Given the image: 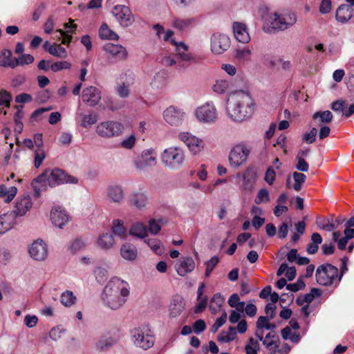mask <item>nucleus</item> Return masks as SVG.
Returning a JSON list of instances; mask_svg holds the SVG:
<instances>
[{
	"label": "nucleus",
	"instance_id": "423d86ee",
	"mask_svg": "<svg viewBox=\"0 0 354 354\" xmlns=\"http://www.w3.org/2000/svg\"><path fill=\"white\" fill-rule=\"evenodd\" d=\"M250 153V149L245 142L234 145L228 155L230 167L237 169L245 165L248 161Z\"/></svg>",
	"mask_w": 354,
	"mask_h": 354
},
{
	"label": "nucleus",
	"instance_id": "338daca9",
	"mask_svg": "<svg viewBox=\"0 0 354 354\" xmlns=\"http://www.w3.org/2000/svg\"><path fill=\"white\" fill-rule=\"evenodd\" d=\"M330 108L335 112L341 111L343 113L345 108H346V102L342 100H336L331 104Z\"/></svg>",
	"mask_w": 354,
	"mask_h": 354
},
{
	"label": "nucleus",
	"instance_id": "58836bf2",
	"mask_svg": "<svg viewBox=\"0 0 354 354\" xmlns=\"http://www.w3.org/2000/svg\"><path fill=\"white\" fill-rule=\"evenodd\" d=\"M167 75L165 72H158L154 76L151 82L153 88L162 89L167 85Z\"/></svg>",
	"mask_w": 354,
	"mask_h": 354
},
{
	"label": "nucleus",
	"instance_id": "393cba45",
	"mask_svg": "<svg viewBox=\"0 0 354 354\" xmlns=\"http://www.w3.org/2000/svg\"><path fill=\"white\" fill-rule=\"evenodd\" d=\"M117 343L113 336H102L95 343V348L97 352L105 353L109 351Z\"/></svg>",
	"mask_w": 354,
	"mask_h": 354
},
{
	"label": "nucleus",
	"instance_id": "5701e85b",
	"mask_svg": "<svg viewBox=\"0 0 354 354\" xmlns=\"http://www.w3.org/2000/svg\"><path fill=\"white\" fill-rule=\"evenodd\" d=\"M32 206L31 198L28 196H24L17 201L12 213L15 216H22L31 209Z\"/></svg>",
	"mask_w": 354,
	"mask_h": 354
},
{
	"label": "nucleus",
	"instance_id": "e2e57ef3",
	"mask_svg": "<svg viewBox=\"0 0 354 354\" xmlns=\"http://www.w3.org/2000/svg\"><path fill=\"white\" fill-rule=\"evenodd\" d=\"M95 278L100 283L104 282L108 277V272L106 269L102 267H97L94 271Z\"/></svg>",
	"mask_w": 354,
	"mask_h": 354
},
{
	"label": "nucleus",
	"instance_id": "2f4dec72",
	"mask_svg": "<svg viewBox=\"0 0 354 354\" xmlns=\"http://www.w3.org/2000/svg\"><path fill=\"white\" fill-rule=\"evenodd\" d=\"M115 244V239L110 232L100 234L97 240V245L102 250H109Z\"/></svg>",
	"mask_w": 354,
	"mask_h": 354
},
{
	"label": "nucleus",
	"instance_id": "7c9ffc66",
	"mask_svg": "<svg viewBox=\"0 0 354 354\" xmlns=\"http://www.w3.org/2000/svg\"><path fill=\"white\" fill-rule=\"evenodd\" d=\"M41 177V174L35 178L31 183L32 187L35 192V196L36 197H39L41 193L47 189L48 184V180L45 178V176Z\"/></svg>",
	"mask_w": 354,
	"mask_h": 354
},
{
	"label": "nucleus",
	"instance_id": "de8ad7c7",
	"mask_svg": "<svg viewBox=\"0 0 354 354\" xmlns=\"http://www.w3.org/2000/svg\"><path fill=\"white\" fill-rule=\"evenodd\" d=\"M76 297L71 291L66 290L64 292L60 298L61 303L66 307L71 306L75 302Z\"/></svg>",
	"mask_w": 354,
	"mask_h": 354
},
{
	"label": "nucleus",
	"instance_id": "864d4df0",
	"mask_svg": "<svg viewBox=\"0 0 354 354\" xmlns=\"http://www.w3.org/2000/svg\"><path fill=\"white\" fill-rule=\"evenodd\" d=\"M246 354H257L259 350V340L250 337L245 346Z\"/></svg>",
	"mask_w": 354,
	"mask_h": 354
},
{
	"label": "nucleus",
	"instance_id": "6e6d98bb",
	"mask_svg": "<svg viewBox=\"0 0 354 354\" xmlns=\"http://www.w3.org/2000/svg\"><path fill=\"white\" fill-rule=\"evenodd\" d=\"M252 55V51L248 47H243L238 48L236 50L235 57L241 61H249L250 59V56Z\"/></svg>",
	"mask_w": 354,
	"mask_h": 354
},
{
	"label": "nucleus",
	"instance_id": "13d9d810",
	"mask_svg": "<svg viewBox=\"0 0 354 354\" xmlns=\"http://www.w3.org/2000/svg\"><path fill=\"white\" fill-rule=\"evenodd\" d=\"M46 158V153L43 148L37 149L34 153V166L39 168Z\"/></svg>",
	"mask_w": 354,
	"mask_h": 354
},
{
	"label": "nucleus",
	"instance_id": "20e7f679",
	"mask_svg": "<svg viewBox=\"0 0 354 354\" xmlns=\"http://www.w3.org/2000/svg\"><path fill=\"white\" fill-rule=\"evenodd\" d=\"M160 160L166 167L176 169L183 165L185 155L182 148L170 147L162 151L160 155Z\"/></svg>",
	"mask_w": 354,
	"mask_h": 354
},
{
	"label": "nucleus",
	"instance_id": "774afa93",
	"mask_svg": "<svg viewBox=\"0 0 354 354\" xmlns=\"http://www.w3.org/2000/svg\"><path fill=\"white\" fill-rule=\"evenodd\" d=\"M297 161L295 168L300 171L305 172L308 170L309 166L308 162L303 158L296 157Z\"/></svg>",
	"mask_w": 354,
	"mask_h": 354
},
{
	"label": "nucleus",
	"instance_id": "79ce46f5",
	"mask_svg": "<svg viewBox=\"0 0 354 354\" xmlns=\"http://www.w3.org/2000/svg\"><path fill=\"white\" fill-rule=\"evenodd\" d=\"M230 84L226 80L219 79L216 80L212 86L213 91L218 94H223L227 91L230 88Z\"/></svg>",
	"mask_w": 354,
	"mask_h": 354
},
{
	"label": "nucleus",
	"instance_id": "a19ab883",
	"mask_svg": "<svg viewBox=\"0 0 354 354\" xmlns=\"http://www.w3.org/2000/svg\"><path fill=\"white\" fill-rule=\"evenodd\" d=\"M99 36L102 39L118 40L119 38L118 35L106 24L101 26L99 30Z\"/></svg>",
	"mask_w": 354,
	"mask_h": 354
},
{
	"label": "nucleus",
	"instance_id": "a18cd8bd",
	"mask_svg": "<svg viewBox=\"0 0 354 354\" xmlns=\"http://www.w3.org/2000/svg\"><path fill=\"white\" fill-rule=\"evenodd\" d=\"M98 120L96 113H90L88 115H81L80 125L84 128H88L95 124Z\"/></svg>",
	"mask_w": 354,
	"mask_h": 354
},
{
	"label": "nucleus",
	"instance_id": "a878e982",
	"mask_svg": "<svg viewBox=\"0 0 354 354\" xmlns=\"http://www.w3.org/2000/svg\"><path fill=\"white\" fill-rule=\"evenodd\" d=\"M233 31L235 38L243 44H247L250 41V36L248 32L245 24L240 22L233 24Z\"/></svg>",
	"mask_w": 354,
	"mask_h": 354
},
{
	"label": "nucleus",
	"instance_id": "473e14b6",
	"mask_svg": "<svg viewBox=\"0 0 354 354\" xmlns=\"http://www.w3.org/2000/svg\"><path fill=\"white\" fill-rule=\"evenodd\" d=\"M129 234L140 239H145L147 236V227L144 223L137 222L132 225L129 230Z\"/></svg>",
	"mask_w": 354,
	"mask_h": 354
},
{
	"label": "nucleus",
	"instance_id": "ddd939ff",
	"mask_svg": "<svg viewBox=\"0 0 354 354\" xmlns=\"http://www.w3.org/2000/svg\"><path fill=\"white\" fill-rule=\"evenodd\" d=\"M178 138L186 145L193 155L199 153L204 148L203 141L189 132H181L178 134Z\"/></svg>",
	"mask_w": 354,
	"mask_h": 354
},
{
	"label": "nucleus",
	"instance_id": "603ef678",
	"mask_svg": "<svg viewBox=\"0 0 354 354\" xmlns=\"http://www.w3.org/2000/svg\"><path fill=\"white\" fill-rule=\"evenodd\" d=\"M313 118L314 120L319 119L322 123H329L333 119V114L330 111H317L313 114Z\"/></svg>",
	"mask_w": 354,
	"mask_h": 354
},
{
	"label": "nucleus",
	"instance_id": "bb28decb",
	"mask_svg": "<svg viewBox=\"0 0 354 354\" xmlns=\"http://www.w3.org/2000/svg\"><path fill=\"white\" fill-rule=\"evenodd\" d=\"M171 43L176 47L177 55L182 61L192 62L194 60V57L189 53V46L184 42H177L175 39H171Z\"/></svg>",
	"mask_w": 354,
	"mask_h": 354
},
{
	"label": "nucleus",
	"instance_id": "aec40b11",
	"mask_svg": "<svg viewBox=\"0 0 354 354\" xmlns=\"http://www.w3.org/2000/svg\"><path fill=\"white\" fill-rule=\"evenodd\" d=\"M106 198L110 203L121 204L124 200V194L123 189L118 185H110L107 187Z\"/></svg>",
	"mask_w": 354,
	"mask_h": 354
},
{
	"label": "nucleus",
	"instance_id": "bf43d9fd",
	"mask_svg": "<svg viewBox=\"0 0 354 354\" xmlns=\"http://www.w3.org/2000/svg\"><path fill=\"white\" fill-rule=\"evenodd\" d=\"M12 100L11 94L6 90H0V106L10 107Z\"/></svg>",
	"mask_w": 354,
	"mask_h": 354
},
{
	"label": "nucleus",
	"instance_id": "7ed1b4c3",
	"mask_svg": "<svg viewBox=\"0 0 354 354\" xmlns=\"http://www.w3.org/2000/svg\"><path fill=\"white\" fill-rule=\"evenodd\" d=\"M296 22L297 16L292 12L287 11L280 15L277 12H269L264 17L263 29L267 32H270V30H284Z\"/></svg>",
	"mask_w": 354,
	"mask_h": 354
},
{
	"label": "nucleus",
	"instance_id": "1a4fd4ad",
	"mask_svg": "<svg viewBox=\"0 0 354 354\" xmlns=\"http://www.w3.org/2000/svg\"><path fill=\"white\" fill-rule=\"evenodd\" d=\"M45 176L48 180L49 187H55L64 183H77V179L64 173L62 169H46L42 174L41 177Z\"/></svg>",
	"mask_w": 354,
	"mask_h": 354
},
{
	"label": "nucleus",
	"instance_id": "4be33fe9",
	"mask_svg": "<svg viewBox=\"0 0 354 354\" xmlns=\"http://www.w3.org/2000/svg\"><path fill=\"white\" fill-rule=\"evenodd\" d=\"M195 268V262L192 257H181L175 264V269L181 277L187 275L192 272Z\"/></svg>",
	"mask_w": 354,
	"mask_h": 354
},
{
	"label": "nucleus",
	"instance_id": "f3484780",
	"mask_svg": "<svg viewBox=\"0 0 354 354\" xmlns=\"http://www.w3.org/2000/svg\"><path fill=\"white\" fill-rule=\"evenodd\" d=\"M50 216L52 223L60 229H62L70 221L69 215L59 206L52 208Z\"/></svg>",
	"mask_w": 354,
	"mask_h": 354
},
{
	"label": "nucleus",
	"instance_id": "8fccbe9b",
	"mask_svg": "<svg viewBox=\"0 0 354 354\" xmlns=\"http://www.w3.org/2000/svg\"><path fill=\"white\" fill-rule=\"evenodd\" d=\"M236 335V328L230 326L227 332H223L218 337V341L223 342H231L235 339Z\"/></svg>",
	"mask_w": 354,
	"mask_h": 354
},
{
	"label": "nucleus",
	"instance_id": "37998d69",
	"mask_svg": "<svg viewBox=\"0 0 354 354\" xmlns=\"http://www.w3.org/2000/svg\"><path fill=\"white\" fill-rule=\"evenodd\" d=\"M145 242L156 254L160 255L163 253V249L160 240L157 239L150 238L146 239Z\"/></svg>",
	"mask_w": 354,
	"mask_h": 354
},
{
	"label": "nucleus",
	"instance_id": "5fc2aeb1",
	"mask_svg": "<svg viewBox=\"0 0 354 354\" xmlns=\"http://www.w3.org/2000/svg\"><path fill=\"white\" fill-rule=\"evenodd\" d=\"M112 230L113 232L119 237H123L126 234V230L123 225V221L119 219L113 221Z\"/></svg>",
	"mask_w": 354,
	"mask_h": 354
},
{
	"label": "nucleus",
	"instance_id": "680f3d73",
	"mask_svg": "<svg viewBox=\"0 0 354 354\" xmlns=\"http://www.w3.org/2000/svg\"><path fill=\"white\" fill-rule=\"evenodd\" d=\"M219 261L218 258L216 256H214L211 258L208 261L205 263L206 265V269H205V277H209L210 274L212 273V270L214 269V268L216 266Z\"/></svg>",
	"mask_w": 354,
	"mask_h": 354
},
{
	"label": "nucleus",
	"instance_id": "4d7b16f0",
	"mask_svg": "<svg viewBox=\"0 0 354 354\" xmlns=\"http://www.w3.org/2000/svg\"><path fill=\"white\" fill-rule=\"evenodd\" d=\"M33 62L34 57L32 55L30 54H24L18 58H15V64H12V66H15V68H16L19 65L24 66L25 64H30Z\"/></svg>",
	"mask_w": 354,
	"mask_h": 354
},
{
	"label": "nucleus",
	"instance_id": "0eeeda50",
	"mask_svg": "<svg viewBox=\"0 0 354 354\" xmlns=\"http://www.w3.org/2000/svg\"><path fill=\"white\" fill-rule=\"evenodd\" d=\"M131 335L134 344L144 350L150 348L154 344V337L148 326L134 328L131 330Z\"/></svg>",
	"mask_w": 354,
	"mask_h": 354
},
{
	"label": "nucleus",
	"instance_id": "4468645a",
	"mask_svg": "<svg viewBox=\"0 0 354 354\" xmlns=\"http://www.w3.org/2000/svg\"><path fill=\"white\" fill-rule=\"evenodd\" d=\"M164 120L171 126L178 127L183 124L185 113L174 106L167 108L162 113Z\"/></svg>",
	"mask_w": 354,
	"mask_h": 354
},
{
	"label": "nucleus",
	"instance_id": "c85d7f7f",
	"mask_svg": "<svg viewBox=\"0 0 354 354\" xmlns=\"http://www.w3.org/2000/svg\"><path fill=\"white\" fill-rule=\"evenodd\" d=\"M353 15V8L346 4L341 5L336 11V19L342 23L349 21Z\"/></svg>",
	"mask_w": 354,
	"mask_h": 354
},
{
	"label": "nucleus",
	"instance_id": "cd10ccee",
	"mask_svg": "<svg viewBox=\"0 0 354 354\" xmlns=\"http://www.w3.org/2000/svg\"><path fill=\"white\" fill-rule=\"evenodd\" d=\"M196 23V19L194 17H176L173 19V26L180 31H185L194 27Z\"/></svg>",
	"mask_w": 354,
	"mask_h": 354
},
{
	"label": "nucleus",
	"instance_id": "b1692460",
	"mask_svg": "<svg viewBox=\"0 0 354 354\" xmlns=\"http://www.w3.org/2000/svg\"><path fill=\"white\" fill-rule=\"evenodd\" d=\"M131 205L139 209L145 208L149 203V199L145 192L142 191L133 192L129 196Z\"/></svg>",
	"mask_w": 354,
	"mask_h": 354
},
{
	"label": "nucleus",
	"instance_id": "f704fd0d",
	"mask_svg": "<svg viewBox=\"0 0 354 354\" xmlns=\"http://www.w3.org/2000/svg\"><path fill=\"white\" fill-rule=\"evenodd\" d=\"M322 292L319 289L312 288L310 293L298 297L296 300L297 304L299 306H303L305 303L308 304L314 299L315 297L320 296Z\"/></svg>",
	"mask_w": 354,
	"mask_h": 354
},
{
	"label": "nucleus",
	"instance_id": "c9c22d12",
	"mask_svg": "<svg viewBox=\"0 0 354 354\" xmlns=\"http://www.w3.org/2000/svg\"><path fill=\"white\" fill-rule=\"evenodd\" d=\"M17 192L16 187L7 188L5 185H0V198H3L6 203H10L15 198Z\"/></svg>",
	"mask_w": 354,
	"mask_h": 354
},
{
	"label": "nucleus",
	"instance_id": "ea45409f",
	"mask_svg": "<svg viewBox=\"0 0 354 354\" xmlns=\"http://www.w3.org/2000/svg\"><path fill=\"white\" fill-rule=\"evenodd\" d=\"M322 238L319 233L315 232L311 236V243H310L308 246L306 251L309 254H315L318 249L319 245L322 243Z\"/></svg>",
	"mask_w": 354,
	"mask_h": 354
},
{
	"label": "nucleus",
	"instance_id": "69168bd1",
	"mask_svg": "<svg viewBox=\"0 0 354 354\" xmlns=\"http://www.w3.org/2000/svg\"><path fill=\"white\" fill-rule=\"evenodd\" d=\"M71 64L66 61L57 62L51 64L50 68L54 72L59 71L62 69L70 68Z\"/></svg>",
	"mask_w": 354,
	"mask_h": 354
},
{
	"label": "nucleus",
	"instance_id": "e433bc0d",
	"mask_svg": "<svg viewBox=\"0 0 354 354\" xmlns=\"http://www.w3.org/2000/svg\"><path fill=\"white\" fill-rule=\"evenodd\" d=\"M224 298L220 293L214 295L209 302V310L212 314L217 313L224 303Z\"/></svg>",
	"mask_w": 354,
	"mask_h": 354
},
{
	"label": "nucleus",
	"instance_id": "f257e3e1",
	"mask_svg": "<svg viewBox=\"0 0 354 354\" xmlns=\"http://www.w3.org/2000/svg\"><path fill=\"white\" fill-rule=\"evenodd\" d=\"M254 111V101L248 92L237 91L230 93L227 112L233 120L242 122L250 118Z\"/></svg>",
	"mask_w": 354,
	"mask_h": 354
},
{
	"label": "nucleus",
	"instance_id": "9b49d317",
	"mask_svg": "<svg viewBox=\"0 0 354 354\" xmlns=\"http://www.w3.org/2000/svg\"><path fill=\"white\" fill-rule=\"evenodd\" d=\"M196 118L203 123H214L218 118V112L213 103H205L195 111Z\"/></svg>",
	"mask_w": 354,
	"mask_h": 354
},
{
	"label": "nucleus",
	"instance_id": "6ab92c4d",
	"mask_svg": "<svg viewBox=\"0 0 354 354\" xmlns=\"http://www.w3.org/2000/svg\"><path fill=\"white\" fill-rule=\"evenodd\" d=\"M101 100V92L95 86H90L82 91V100L90 106H94Z\"/></svg>",
	"mask_w": 354,
	"mask_h": 354
},
{
	"label": "nucleus",
	"instance_id": "09e8293b",
	"mask_svg": "<svg viewBox=\"0 0 354 354\" xmlns=\"http://www.w3.org/2000/svg\"><path fill=\"white\" fill-rule=\"evenodd\" d=\"M165 222L162 219H151L149 221V227L147 229V232L149 231L151 234L156 235L160 231L162 225Z\"/></svg>",
	"mask_w": 354,
	"mask_h": 354
},
{
	"label": "nucleus",
	"instance_id": "4c0bfd02",
	"mask_svg": "<svg viewBox=\"0 0 354 354\" xmlns=\"http://www.w3.org/2000/svg\"><path fill=\"white\" fill-rule=\"evenodd\" d=\"M12 52L10 50L5 49L0 54V66L3 67H10L15 68V58H12Z\"/></svg>",
	"mask_w": 354,
	"mask_h": 354
},
{
	"label": "nucleus",
	"instance_id": "39448f33",
	"mask_svg": "<svg viewBox=\"0 0 354 354\" xmlns=\"http://www.w3.org/2000/svg\"><path fill=\"white\" fill-rule=\"evenodd\" d=\"M338 269L331 264H324L319 266L316 271V279L322 286H331L337 284L342 279L338 276Z\"/></svg>",
	"mask_w": 354,
	"mask_h": 354
},
{
	"label": "nucleus",
	"instance_id": "72a5a7b5",
	"mask_svg": "<svg viewBox=\"0 0 354 354\" xmlns=\"http://www.w3.org/2000/svg\"><path fill=\"white\" fill-rule=\"evenodd\" d=\"M121 256L126 260L133 261L137 257V249L131 244H124L120 249Z\"/></svg>",
	"mask_w": 354,
	"mask_h": 354
},
{
	"label": "nucleus",
	"instance_id": "c03bdc74",
	"mask_svg": "<svg viewBox=\"0 0 354 354\" xmlns=\"http://www.w3.org/2000/svg\"><path fill=\"white\" fill-rule=\"evenodd\" d=\"M292 176L294 180V184L292 185V188L295 191L299 192L301 189L302 185L306 181V176L302 173L295 171L292 173Z\"/></svg>",
	"mask_w": 354,
	"mask_h": 354
},
{
	"label": "nucleus",
	"instance_id": "0e129e2a",
	"mask_svg": "<svg viewBox=\"0 0 354 354\" xmlns=\"http://www.w3.org/2000/svg\"><path fill=\"white\" fill-rule=\"evenodd\" d=\"M270 201L269 193L266 189H260L255 198V203L258 205L263 203L268 202Z\"/></svg>",
	"mask_w": 354,
	"mask_h": 354
},
{
	"label": "nucleus",
	"instance_id": "f8f14e48",
	"mask_svg": "<svg viewBox=\"0 0 354 354\" xmlns=\"http://www.w3.org/2000/svg\"><path fill=\"white\" fill-rule=\"evenodd\" d=\"M112 13L120 25L122 27H129L135 21L134 16L131 10L126 6H115L112 10Z\"/></svg>",
	"mask_w": 354,
	"mask_h": 354
},
{
	"label": "nucleus",
	"instance_id": "49530a36",
	"mask_svg": "<svg viewBox=\"0 0 354 354\" xmlns=\"http://www.w3.org/2000/svg\"><path fill=\"white\" fill-rule=\"evenodd\" d=\"M48 53L59 58H66L68 56L66 49L60 44H53L52 46H49Z\"/></svg>",
	"mask_w": 354,
	"mask_h": 354
},
{
	"label": "nucleus",
	"instance_id": "3c124183",
	"mask_svg": "<svg viewBox=\"0 0 354 354\" xmlns=\"http://www.w3.org/2000/svg\"><path fill=\"white\" fill-rule=\"evenodd\" d=\"M316 224L319 229L328 232L333 231L337 227L335 223L330 222V221L326 218H318L316 221Z\"/></svg>",
	"mask_w": 354,
	"mask_h": 354
},
{
	"label": "nucleus",
	"instance_id": "a211bd4d",
	"mask_svg": "<svg viewBox=\"0 0 354 354\" xmlns=\"http://www.w3.org/2000/svg\"><path fill=\"white\" fill-rule=\"evenodd\" d=\"M106 53L115 61H122L127 59V51L126 48L120 44H106L103 47Z\"/></svg>",
	"mask_w": 354,
	"mask_h": 354
},
{
	"label": "nucleus",
	"instance_id": "9d476101",
	"mask_svg": "<svg viewBox=\"0 0 354 354\" xmlns=\"http://www.w3.org/2000/svg\"><path fill=\"white\" fill-rule=\"evenodd\" d=\"M230 37L223 33L214 32L210 38V50L214 55H221L230 47Z\"/></svg>",
	"mask_w": 354,
	"mask_h": 354
},
{
	"label": "nucleus",
	"instance_id": "052dcab7",
	"mask_svg": "<svg viewBox=\"0 0 354 354\" xmlns=\"http://www.w3.org/2000/svg\"><path fill=\"white\" fill-rule=\"evenodd\" d=\"M136 141V136L132 134L124 138L120 143V146L126 149H131L135 146Z\"/></svg>",
	"mask_w": 354,
	"mask_h": 354
},
{
	"label": "nucleus",
	"instance_id": "412c9836",
	"mask_svg": "<svg viewBox=\"0 0 354 354\" xmlns=\"http://www.w3.org/2000/svg\"><path fill=\"white\" fill-rule=\"evenodd\" d=\"M185 308V301L183 297L180 295L173 296L169 306V316L174 318L180 316Z\"/></svg>",
	"mask_w": 354,
	"mask_h": 354
},
{
	"label": "nucleus",
	"instance_id": "6e6552de",
	"mask_svg": "<svg viewBox=\"0 0 354 354\" xmlns=\"http://www.w3.org/2000/svg\"><path fill=\"white\" fill-rule=\"evenodd\" d=\"M124 125L115 120H106L100 122L95 129L97 134L103 138L119 136L124 131Z\"/></svg>",
	"mask_w": 354,
	"mask_h": 354
},
{
	"label": "nucleus",
	"instance_id": "c756f323",
	"mask_svg": "<svg viewBox=\"0 0 354 354\" xmlns=\"http://www.w3.org/2000/svg\"><path fill=\"white\" fill-rule=\"evenodd\" d=\"M15 217L12 212H8L0 216V234L13 227L15 223Z\"/></svg>",
	"mask_w": 354,
	"mask_h": 354
},
{
	"label": "nucleus",
	"instance_id": "dca6fc26",
	"mask_svg": "<svg viewBox=\"0 0 354 354\" xmlns=\"http://www.w3.org/2000/svg\"><path fill=\"white\" fill-rule=\"evenodd\" d=\"M30 257L36 261L45 260L48 254V246L41 239L35 241L28 250Z\"/></svg>",
	"mask_w": 354,
	"mask_h": 354
},
{
	"label": "nucleus",
	"instance_id": "2eb2a0df",
	"mask_svg": "<svg viewBox=\"0 0 354 354\" xmlns=\"http://www.w3.org/2000/svg\"><path fill=\"white\" fill-rule=\"evenodd\" d=\"M157 153L153 149L144 150L135 160V165L139 169L153 167L156 164Z\"/></svg>",
	"mask_w": 354,
	"mask_h": 354
},
{
	"label": "nucleus",
	"instance_id": "f03ea898",
	"mask_svg": "<svg viewBox=\"0 0 354 354\" xmlns=\"http://www.w3.org/2000/svg\"><path fill=\"white\" fill-rule=\"evenodd\" d=\"M129 288L127 282L114 277L104 287L102 299L108 307L117 310L127 301L129 295Z\"/></svg>",
	"mask_w": 354,
	"mask_h": 354
}]
</instances>
